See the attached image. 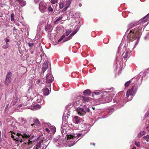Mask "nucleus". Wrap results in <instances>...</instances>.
Masks as SVG:
<instances>
[{"mask_svg": "<svg viewBox=\"0 0 149 149\" xmlns=\"http://www.w3.org/2000/svg\"><path fill=\"white\" fill-rule=\"evenodd\" d=\"M134 26L133 23H130L128 26L129 29H128L125 34H128L127 36L128 40L130 41H133L135 40V44L134 48L138 44L139 40L140 32L139 31L138 28H134L132 30H130V29L132 28Z\"/></svg>", "mask_w": 149, "mask_h": 149, "instance_id": "obj_1", "label": "nucleus"}, {"mask_svg": "<svg viewBox=\"0 0 149 149\" xmlns=\"http://www.w3.org/2000/svg\"><path fill=\"white\" fill-rule=\"evenodd\" d=\"M22 130L21 131L19 132L16 134L17 136H18V137H15L14 135L11 134H10L11 137L13 138L14 140L20 143L25 141V140L29 139L30 137V135L26 133V130L25 127L24 126H22Z\"/></svg>", "mask_w": 149, "mask_h": 149, "instance_id": "obj_2", "label": "nucleus"}, {"mask_svg": "<svg viewBox=\"0 0 149 149\" xmlns=\"http://www.w3.org/2000/svg\"><path fill=\"white\" fill-rule=\"evenodd\" d=\"M67 139H70L71 140L70 141L71 142H72L71 143H69L68 144V146L71 147L73 146L75 143L77 141H78L79 139H80H80H79L76 142H75V139L76 138V137L73 135H72L71 134L67 135Z\"/></svg>", "mask_w": 149, "mask_h": 149, "instance_id": "obj_3", "label": "nucleus"}, {"mask_svg": "<svg viewBox=\"0 0 149 149\" xmlns=\"http://www.w3.org/2000/svg\"><path fill=\"white\" fill-rule=\"evenodd\" d=\"M34 137V136L33 135L29 139H27L25 140V141L22 145L23 148H27L34 141V140H32V139Z\"/></svg>", "mask_w": 149, "mask_h": 149, "instance_id": "obj_4", "label": "nucleus"}, {"mask_svg": "<svg viewBox=\"0 0 149 149\" xmlns=\"http://www.w3.org/2000/svg\"><path fill=\"white\" fill-rule=\"evenodd\" d=\"M104 93H106L107 95L106 96L103 98V100L104 103H107L109 102L112 100L113 95L112 93L109 94V93H107L106 92H104Z\"/></svg>", "mask_w": 149, "mask_h": 149, "instance_id": "obj_5", "label": "nucleus"}, {"mask_svg": "<svg viewBox=\"0 0 149 149\" xmlns=\"http://www.w3.org/2000/svg\"><path fill=\"white\" fill-rule=\"evenodd\" d=\"M134 86H133L132 88L130 90H128L126 93V96L127 97H129L130 96V98H129V100H130L132 99V96L134 95L135 94L134 91Z\"/></svg>", "mask_w": 149, "mask_h": 149, "instance_id": "obj_6", "label": "nucleus"}, {"mask_svg": "<svg viewBox=\"0 0 149 149\" xmlns=\"http://www.w3.org/2000/svg\"><path fill=\"white\" fill-rule=\"evenodd\" d=\"M11 72H8L7 73L5 81V83L6 84L8 85L11 82Z\"/></svg>", "mask_w": 149, "mask_h": 149, "instance_id": "obj_7", "label": "nucleus"}, {"mask_svg": "<svg viewBox=\"0 0 149 149\" xmlns=\"http://www.w3.org/2000/svg\"><path fill=\"white\" fill-rule=\"evenodd\" d=\"M39 8L40 11L42 13L47 11V9L46 3L40 2L39 4Z\"/></svg>", "mask_w": 149, "mask_h": 149, "instance_id": "obj_8", "label": "nucleus"}, {"mask_svg": "<svg viewBox=\"0 0 149 149\" xmlns=\"http://www.w3.org/2000/svg\"><path fill=\"white\" fill-rule=\"evenodd\" d=\"M73 121L74 123L76 124L84 121V120L78 116H75L73 119Z\"/></svg>", "mask_w": 149, "mask_h": 149, "instance_id": "obj_9", "label": "nucleus"}, {"mask_svg": "<svg viewBox=\"0 0 149 149\" xmlns=\"http://www.w3.org/2000/svg\"><path fill=\"white\" fill-rule=\"evenodd\" d=\"M54 80V77L50 74H47L46 76V83H51Z\"/></svg>", "mask_w": 149, "mask_h": 149, "instance_id": "obj_10", "label": "nucleus"}, {"mask_svg": "<svg viewBox=\"0 0 149 149\" xmlns=\"http://www.w3.org/2000/svg\"><path fill=\"white\" fill-rule=\"evenodd\" d=\"M129 54V52L128 51L126 52L123 54L121 57V59L123 62H126V61L127 58L128 57Z\"/></svg>", "mask_w": 149, "mask_h": 149, "instance_id": "obj_11", "label": "nucleus"}, {"mask_svg": "<svg viewBox=\"0 0 149 149\" xmlns=\"http://www.w3.org/2000/svg\"><path fill=\"white\" fill-rule=\"evenodd\" d=\"M41 107V106L38 104H36L33 106H31L29 107V109H31L33 110H38L40 109Z\"/></svg>", "mask_w": 149, "mask_h": 149, "instance_id": "obj_12", "label": "nucleus"}, {"mask_svg": "<svg viewBox=\"0 0 149 149\" xmlns=\"http://www.w3.org/2000/svg\"><path fill=\"white\" fill-rule=\"evenodd\" d=\"M12 1H17L22 7L25 6L26 4V1L23 0H12Z\"/></svg>", "mask_w": 149, "mask_h": 149, "instance_id": "obj_13", "label": "nucleus"}, {"mask_svg": "<svg viewBox=\"0 0 149 149\" xmlns=\"http://www.w3.org/2000/svg\"><path fill=\"white\" fill-rule=\"evenodd\" d=\"M78 114L80 116H84L86 113L85 111L82 108H79L78 111Z\"/></svg>", "mask_w": 149, "mask_h": 149, "instance_id": "obj_14", "label": "nucleus"}, {"mask_svg": "<svg viewBox=\"0 0 149 149\" xmlns=\"http://www.w3.org/2000/svg\"><path fill=\"white\" fill-rule=\"evenodd\" d=\"M53 28L52 26L50 24L47 25L45 27V30L49 32L52 31Z\"/></svg>", "mask_w": 149, "mask_h": 149, "instance_id": "obj_15", "label": "nucleus"}, {"mask_svg": "<svg viewBox=\"0 0 149 149\" xmlns=\"http://www.w3.org/2000/svg\"><path fill=\"white\" fill-rule=\"evenodd\" d=\"M72 0H68L66 1L65 7V8L63 9L64 11L66 10L67 8L70 6L71 3V2Z\"/></svg>", "mask_w": 149, "mask_h": 149, "instance_id": "obj_16", "label": "nucleus"}, {"mask_svg": "<svg viewBox=\"0 0 149 149\" xmlns=\"http://www.w3.org/2000/svg\"><path fill=\"white\" fill-rule=\"evenodd\" d=\"M42 91L44 95L46 96L49 95L50 91L47 88H45L42 90Z\"/></svg>", "mask_w": 149, "mask_h": 149, "instance_id": "obj_17", "label": "nucleus"}, {"mask_svg": "<svg viewBox=\"0 0 149 149\" xmlns=\"http://www.w3.org/2000/svg\"><path fill=\"white\" fill-rule=\"evenodd\" d=\"M42 98V97L40 95H38L37 97H35V99L36 100L38 103H41Z\"/></svg>", "mask_w": 149, "mask_h": 149, "instance_id": "obj_18", "label": "nucleus"}, {"mask_svg": "<svg viewBox=\"0 0 149 149\" xmlns=\"http://www.w3.org/2000/svg\"><path fill=\"white\" fill-rule=\"evenodd\" d=\"M81 99L83 102H88L90 100L91 98L88 97L83 96L81 97Z\"/></svg>", "mask_w": 149, "mask_h": 149, "instance_id": "obj_19", "label": "nucleus"}, {"mask_svg": "<svg viewBox=\"0 0 149 149\" xmlns=\"http://www.w3.org/2000/svg\"><path fill=\"white\" fill-rule=\"evenodd\" d=\"M48 68L47 65L45 63H44L42 65V72L43 74L47 69Z\"/></svg>", "mask_w": 149, "mask_h": 149, "instance_id": "obj_20", "label": "nucleus"}, {"mask_svg": "<svg viewBox=\"0 0 149 149\" xmlns=\"http://www.w3.org/2000/svg\"><path fill=\"white\" fill-rule=\"evenodd\" d=\"M19 121L22 125H24L26 123V120L23 118H19Z\"/></svg>", "mask_w": 149, "mask_h": 149, "instance_id": "obj_21", "label": "nucleus"}, {"mask_svg": "<svg viewBox=\"0 0 149 149\" xmlns=\"http://www.w3.org/2000/svg\"><path fill=\"white\" fill-rule=\"evenodd\" d=\"M91 91L89 89H87L83 92V93L84 95L89 96L91 94Z\"/></svg>", "mask_w": 149, "mask_h": 149, "instance_id": "obj_22", "label": "nucleus"}, {"mask_svg": "<svg viewBox=\"0 0 149 149\" xmlns=\"http://www.w3.org/2000/svg\"><path fill=\"white\" fill-rule=\"evenodd\" d=\"M33 122L34 124L33 125H32V126L34 125H40V122L38 119L37 118H34L33 120Z\"/></svg>", "mask_w": 149, "mask_h": 149, "instance_id": "obj_23", "label": "nucleus"}, {"mask_svg": "<svg viewBox=\"0 0 149 149\" xmlns=\"http://www.w3.org/2000/svg\"><path fill=\"white\" fill-rule=\"evenodd\" d=\"M145 134V132L144 131H141L138 134V137L140 138L143 135H144Z\"/></svg>", "mask_w": 149, "mask_h": 149, "instance_id": "obj_24", "label": "nucleus"}, {"mask_svg": "<svg viewBox=\"0 0 149 149\" xmlns=\"http://www.w3.org/2000/svg\"><path fill=\"white\" fill-rule=\"evenodd\" d=\"M5 9L4 8H3L2 6L0 7V17H2L3 15V11Z\"/></svg>", "mask_w": 149, "mask_h": 149, "instance_id": "obj_25", "label": "nucleus"}, {"mask_svg": "<svg viewBox=\"0 0 149 149\" xmlns=\"http://www.w3.org/2000/svg\"><path fill=\"white\" fill-rule=\"evenodd\" d=\"M50 130L53 133H54L56 131V128L54 126H51L50 127Z\"/></svg>", "mask_w": 149, "mask_h": 149, "instance_id": "obj_26", "label": "nucleus"}, {"mask_svg": "<svg viewBox=\"0 0 149 149\" xmlns=\"http://www.w3.org/2000/svg\"><path fill=\"white\" fill-rule=\"evenodd\" d=\"M63 18V16H62V15H61L60 17H58L56 21H54V23L55 24H56L57 22H58L60 20L62 19Z\"/></svg>", "mask_w": 149, "mask_h": 149, "instance_id": "obj_27", "label": "nucleus"}, {"mask_svg": "<svg viewBox=\"0 0 149 149\" xmlns=\"http://www.w3.org/2000/svg\"><path fill=\"white\" fill-rule=\"evenodd\" d=\"M149 15V14H147L146 16L143 19V22H146L147 21V20L148 18V15Z\"/></svg>", "mask_w": 149, "mask_h": 149, "instance_id": "obj_28", "label": "nucleus"}, {"mask_svg": "<svg viewBox=\"0 0 149 149\" xmlns=\"http://www.w3.org/2000/svg\"><path fill=\"white\" fill-rule=\"evenodd\" d=\"M20 7L18 5H15V6L14 9L15 11H17L18 10L19 11H20Z\"/></svg>", "mask_w": 149, "mask_h": 149, "instance_id": "obj_29", "label": "nucleus"}, {"mask_svg": "<svg viewBox=\"0 0 149 149\" xmlns=\"http://www.w3.org/2000/svg\"><path fill=\"white\" fill-rule=\"evenodd\" d=\"M94 93L95 95H98L100 94L101 93H102V92L100 90H96L95 91Z\"/></svg>", "mask_w": 149, "mask_h": 149, "instance_id": "obj_30", "label": "nucleus"}, {"mask_svg": "<svg viewBox=\"0 0 149 149\" xmlns=\"http://www.w3.org/2000/svg\"><path fill=\"white\" fill-rule=\"evenodd\" d=\"M72 38V37H71V36H70L69 37L66 38L65 39H64L63 40V42H64L66 41H67L68 40H69L71 39V38Z\"/></svg>", "mask_w": 149, "mask_h": 149, "instance_id": "obj_31", "label": "nucleus"}, {"mask_svg": "<svg viewBox=\"0 0 149 149\" xmlns=\"http://www.w3.org/2000/svg\"><path fill=\"white\" fill-rule=\"evenodd\" d=\"M72 30L71 29H69L66 31L65 33V36H68L70 33L71 32Z\"/></svg>", "mask_w": 149, "mask_h": 149, "instance_id": "obj_32", "label": "nucleus"}, {"mask_svg": "<svg viewBox=\"0 0 149 149\" xmlns=\"http://www.w3.org/2000/svg\"><path fill=\"white\" fill-rule=\"evenodd\" d=\"M143 138L144 140H145L146 141L148 142L149 139V135H147L143 137Z\"/></svg>", "mask_w": 149, "mask_h": 149, "instance_id": "obj_33", "label": "nucleus"}, {"mask_svg": "<svg viewBox=\"0 0 149 149\" xmlns=\"http://www.w3.org/2000/svg\"><path fill=\"white\" fill-rule=\"evenodd\" d=\"M78 29H77L74 31H73L72 32V33L70 34V36H71V37H72V36L77 33V32L78 31Z\"/></svg>", "mask_w": 149, "mask_h": 149, "instance_id": "obj_34", "label": "nucleus"}, {"mask_svg": "<svg viewBox=\"0 0 149 149\" xmlns=\"http://www.w3.org/2000/svg\"><path fill=\"white\" fill-rule=\"evenodd\" d=\"M131 81L130 80L126 82L125 84V87H127L128 86L130 83Z\"/></svg>", "mask_w": 149, "mask_h": 149, "instance_id": "obj_35", "label": "nucleus"}, {"mask_svg": "<svg viewBox=\"0 0 149 149\" xmlns=\"http://www.w3.org/2000/svg\"><path fill=\"white\" fill-rule=\"evenodd\" d=\"M64 2H62L59 5V6L60 8H62L64 7Z\"/></svg>", "mask_w": 149, "mask_h": 149, "instance_id": "obj_36", "label": "nucleus"}, {"mask_svg": "<svg viewBox=\"0 0 149 149\" xmlns=\"http://www.w3.org/2000/svg\"><path fill=\"white\" fill-rule=\"evenodd\" d=\"M61 132L63 134H64L66 133V130L63 129V128H62L61 129Z\"/></svg>", "mask_w": 149, "mask_h": 149, "instance_id": "obj_37", "label": "nucleus"}, {"mask_svg": "<svg viewBox=\"0 0 149 149\" xmlns=\"http://www.w3.org/2000/svg\"><path fill=\"white\" fill-rule=\"evenodd\" d=\"M14 15L13 13L12 14L10 15V19L11 21H13L14 20Z\"/></svg>", "mask_w": 149, "mask_h": 149, "instance_id": "obj_38", "label": "nucleus"}, {"mask_svg": "<svg viewBox=\"0 0 149 149\" xmlns=\"http://www.w3.org/2000/svg\"><path fill=\"white\" fill-rule=\"evenodd\" d=\"M135 145L137 147H139L140 146V142L135 141Z\"/></svg>", "mask_w": 149, "mask_h": 149, "instance_id": "obj_39", "label": "nucleus"}, {"mask_svg": "<svg viewBox=\"0 0 149 149\" xmlns=\"http://www.w3.org/2000/svg\"><path fill=\"white\" fill-rule=\"evenodd\" d=\"M28 45L30 47H32L34 45V43H28Z\"/></svg>", "mask_w": 149, "mask_h": 149, "instance_id": "obj_40", "label": "nucleus"}, {"mask_svg": "<svg viewBox=\"0 0 149 149\" xmlns=\"http://www.w3.org/2000/svg\"><path fill=\"white\" fill-rule=\"evenodd\" d=\"M65 37V36L63 34L61 38L58 40V41L59 42L61 41Z\"/></svg>", "mask_w": 149, "mask_h": 149, "instance_id": "obj_41", "label": "nucleus"}, {"mask_svg": "<svg viewBox=\"0 0 149 149\" xmlns=\"http://www.w3.org/2000/svg\"><path fill=\"white\" fill-rule=\"evenodd\" d=\"M41 141H40L38 143L36 144L37 146L39 148H40L41 146Z\"/></svg>", "mask_w": 149, "mask_h": 149, "instance_id": "obj_42", "label": "nucleus"}, {"mask_svg": "<svg viewBox=\"0 0 149 149\" xmlns=\"http://www.w3.org/2000/svg\"><path fill=\"white\" fill-rule=\"evenodd\" d=\"M6 42V44L8 45V42H9L10 40L7 37L6 38H5L4 39Z\"/></svg>", "mask_w": 149, "mask_h": 149, "instance_id": "obj_43", "label": "nucleus"}, {"mask_svg": "<svg viewBox=\"0 0 149 149\" xmlns=\"http://www.w3.org/2000/svg\"><path fill=\"white\" fill-rule=\"evenodd\" d=\"M9 46V45H8V44L6 45H3L2 47L4 49H6Z\"/></svg>", "mask_w": 149, "mask_h": 149, "instance_id": "obj_44", "label": "nucleus"}, {"mask_svg": "<svg viewBox=\"0 0 149 149\" xmlns=\"http://www.w3.org/2000/svg\"><path fill=\"white\" fill-rule=\"evenodd\" d=\"M48 10L49 11L52 12L53 11V10L51 6H49L48 8Z\"/></svg>", "mask_w": 149, "mask_h": 149, "instance_id": "obj_45", "label": "nucleus"}, {"mask_svg": "<svg viewBox=\"0 0 149 149\" xmlns=\"http://www.w3.org/2000/svg\"><path fill=\"white\" fill-rule=\"evenodd\" d=\"M57 0H52L51 3L52 4H55L57 2Z\"/></svg>", "mask_w": 149, "mask_h": 149, "instance_id": "obj_46", "label": "nucleus"}, {"mask_svg": "<svg viewBox=\"0 0 149 149\" xmlns=\"http://www.w3.org/2000/svg\"><path fill=\"white\" fill-rule=\"evenodd\" d=\"M83 135H82V134H78L77 135V136L79 138L81 136V137L83 136Z\"/></svg>", "mask_w": 149, "mask_h": 149, "instance_id": "obj_47", "label": "nucleus"}, {"mask_svg": "<svg viewBox=\"0 0 149 149\" xmlns=\"http://www.w3.org/2000/svg\"><path fill=\"white\" fill-rule=\"evenodd\" d=\"M85 111H86L88 112H90V109L87 108H86L85 109Z\"/></svg>", "mask_w": 149, "mask_h": 149, "instance_id": "obj_48", "label": "nucleus"}, {"mask_svg": "<svg viewBox=\"0 0 149 149\" xmlns=\"http://www.w3.org/2000/svg\"><path fill=\"white\" fill-rule=\"evenodd\" d=\"M113 102L114 104H116L118 102V101L116 100H115L114 99H113Z\"/></svg>", "mask_w": 149, "mask_h": 149, "instance_id": "obj_49", "label": "nucleus"}, {"mask_svg": "<svg viewBox=\"0 0 149 149\" xmlns=\"http://www.w3.org/2000/svg\"><path fill=\"white\" fill-rule=\"evenodd\" d=\"M48 83V84H47V85H46V86L47 87H50V89H51V87H50V86H51L50 83Z\"/></svg>", "mask_w": 149, "mask_h": 149, "instance_id": "obj_50", "label": "nucleus"}, {"mask_svg": "<svg viewBox=\"0 0 149 149\" xmlns=\"http://www.w3.org/2000/svg\"><path fill=\"white\" fill-rule=\"evenodd\" d=\"M45 130L46 132H47L48 133H49L50 132L48 128H46Z\"/></svg>", "mask_w": 149, "mask_h": 149, "instance_id": "obj_51", "label": "nucleus"}, {"mask_svg": "<svg viewBox=\"0 0 149 149\" xmlns=\"http://www.w3.org/2000/svg\"><path fill=\"white\" fill-rule=\"evenodd\" d=\"M58 141V139H54L53 140V141L54 143H55L57 142Z\"/></svg>", "mask_w": 149, "mask_h": 149, "instance_id": "obj_52", "label": "nucleus"}, {"mask_svg": "<svg viewBox=\"0 0 149 149\" xmlns=\"http://www.w3.org/2000/svg\"><path fill=\"white\" fill-rule=\"evenodd\" d=\"M40 1V0H34V2L36 3H37Z\"/></svg>", "mask_w": 149, "mask_h": 149, "instance_id": "obj_53", "label": "nucleus"}, {"mask_svg": "<svg viewBox=\"0 0 149 149\" xmlns=\"http://www.w3.org/2000/svg\"><path fill=\"white\" fill-rule=\"evenodd\" d=\"M80 98V97H78V98H77V99L76 100L77 102L79 101V98Z\"/></svg>", "mask_w": 149, "mask_h": 149, "instance_id": "obj_54", "label": "nucleus"}, {"mask_svg": "<svg viewBox=\"0 0 149 149\" xmlns=\"http://www.w3.org/2000/svg\"><path fill=\"white\" fill-rule=\"evenodd\" d=\"M16 102H12L11 103V104H12L13 105H15V104Z\"/></svg>", "mask_w": 149, "mask_h": 149, "instance_id": "obj_55", "label": "nucleus"}, {"mask_svg": "<svg viewBox=\"0 0 149 149\" xmlns=\"http://www.w3.org/2000/svg\"><path fill=\"white\" fill-rule=\"evenodd\" d=\"M31 86H30L29 87V89H28V92H29V90L31 89Z\"/></svg>", "mask_w": 149, "mask_h": 149, "instance_id": "obj_56", "label": "nucleus"}, {"mask_svg": "<svg viewBox=\"0 0 149 149\" xmlns=\"http://www.w3.org/2000/svg\"><path fill=\"white\" fill-rule=\"evenodd\" d=\"M132 149H136V148L135 146H133Z\"/></svg>", "mask_w": 149, "mask_h": 149, "instance_id": "obj_57", "label": "nucleus"}, {"mask_svg": "<svg viewBox=\"0 0 149 149\" xmlns=\"http://www.w3.org/2000/svg\"><path fill=\"white\" fill-rule=\"evenodd\" d=\"M38 83H39L40 82V80H38L37 81Z\"/></svg>", "mask_w": 149, "mask_h": 149, "instance_id": "obj_58", "label": "nucleus"}, {"mask_svg": "<svg viewBox=\"0 0 149 149\" xmlns=\"http://www.w3.org/2000/svg\"><path fill=\"white\" fill-rule=\"evenodd\" d=\"M45 148H46L47 147V146H46V145H45ZM44 147H45V146L43 147V148H44Z\"/></svg>", "mask_w": 149, "mask_h": 149, "instance_id": "obj_59", "label": "nucleus"}, {"mask_svg": "<svg viewBox=\"0 0 149 149\" xmlns=\"http://www.w3.org/2000/svg\"><path fill=\"white\" fill-rule=\"evenodd\" d=\"M92 109H93V110H94L95 109V108L94 107H92Z\"/></svg>", "mask_w": 149, "mask_h": 149, "instance_id": "obj_60", "label": "nucleus"}, {"mask_svg": "<svg viewBox=\"0 0 149 149\" xmlns=\"http://www.w3.org/2000/svg\"><path fill=\"white\" fill-rule=\"evenodd\" d=\"M79 6H81V4H79Z\"/></svg>", "mask_w": 149, "mask_h": 149, "instance_id": "obj_61", "label": "nucleus"}, {"mask_svg": "<svg viewBox=\"0 0 149 149\" xmlns=\"http://www.w3.org/2000/svg\"><path fill=\"white\" fill-rule=\"evenodd\" d=\"M95 143H93V145L94 146L95 145Z\"/></svg>", "mask_w": 149, "mask_h": 149, "instance_id": "obj_62", "label": "nucleus"}, {"mask_svg": "<svg viewBox=\"0 0 149 149\" xmlns=\"http://www.w3.org/2000/svg\"><path fill=\"white\" fill-rule=\"evenodd\" d=\"M8 104L6 106V108L7 107H8Z\"/></svg>", "mask_w": 149, "mask_h": 149, "instance_id": "obj_63", "label": "nucleus"}, {"mask_svg": "<svg viewBox=\"0 0 149 149\" xmlns=\"http://www.w3.org/2000/svg\"><path fill=\"white\" fill-rule=\"evenodd\" d=\"M146 149H149V148H146Z\"/></svg>", "mask_w": 149, "mask_h": 149, "instance_id": "obj_64", "label": "nucleus"}]
</instances>
